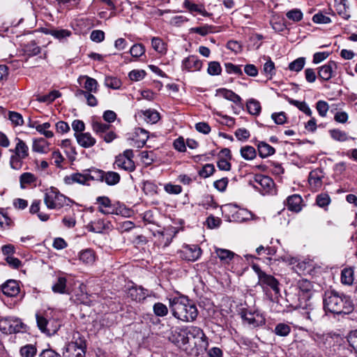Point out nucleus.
Segmentation results:
<instances>
[{"label": "nucleus", "instance_id": "1", "mask_svg": "<svg viewBox=\"0 0 357 357\" xmlns=\"http://www.w3.org/2000/svg\"><path fill=\"white\" fill-rule=\"evenodd\" d=\"M323 305L326 312L334 314H349L354 310L349 297L335 290H327L323 295Z\"/></svg>", "mask_w": 357, "mask_h": 357}, {"label": "nucleus", "instance_id": "2", "mask_svg": "<svg viewBox=\"0 0 357 357\" xmlns=\"http://www.w3.org/2000/svg\"><path fill=\"white\" fill-rule=\"evenodd\" d=\"M168 300L169 309L176 319L185 322L196 319L198 310L196 305L187 296H172Z\"/></svg>", "mask_w": 357, "mask_h": 357}, {"label": "nucleus", "instance_id": "3", "mask_svg": "<svg viewBox=\"0 0 357 357\" xmlns=\"http://www.w3.org/2000/svg\"><path fill=\"white\" fill-rule=\"evenodd\" d=\"M86 344L84 337L79 333L75 332L72 340L64 347L63 357H85Z\"/></svg>", "mask_w": 357, "mask_h": 357}, {"label": "nucleus", "instance_id": "4", "mask_svg": "<svg viewBox=\"0 0 357 357\" xmlns=\"http://www.w3.org/2000/svg\"><path fill=\"white\" fill-rule=\"evenodd\" d=\"M44 202L49 209H60L66 206H70L73 202L56 188L52 187L45 192Z\"/></svg>", "mask_w": 357, "mask_h": 357}, {"label": "nucleus", "instance_id": "5", "mask_svg": "<svg viewBox=\"0 0 357 357\" xmlns=\"http://www.w3.org/2000/svg\"><path fill=\"white\" fill-rule=\"evenodd\" d=\"M96 202L100 205L98 208V211L104 215L114 214L126 216L129 213L123 204H121L119 202L112 204L108 197H98Z\"/></svg>", "mask_w": 357, "mask_h": 357}, {"label": "nucleus", "instance_id": "6", "mask_svg": "<svg viewBox=\"0 0 357 357\" xmlns=\"http://www.w3.org/2000/svg\"><path fill=\"white\" fill-rule=\"evenodd\" d=\"M252 268L257 275V284L259 285L264 291L270 288L275 294H280V283L275 277L263 271L257 264H253Z\"/></svg>", "mask_w": 357, "mask_h": 357}, {"label": "nucleus", "instance_id": "7", "mask_svg": "<svg viewBox=\"0 0 357 357\" xmlns=\"http://www.w3.org/2000/svg\"><path fill=\"white\" fill-rule=\"evenodd\" d=\"M0 331L5 334L23 333L26 326L18 318L4 317L0 319Z\"/></svg>", "mask_w": 357, "mask_h": 357}, {"label": "nucleus", "instance_id": "8", "mask_svg": "<svg viewBox=\"0 0 357 357\" xmlns=\"http://www.w3.org/2000/svg\"><path fill=\"white\" fill-rule=\"evenodd\" d=\"M134 153L132 149H126L123 153L119 154L115 158L114 163V168L116 166L121 169H123L128 172H132L135 169V165L132 158Z\"/></svg>", "mask_w": 357, "mask_h": 357}, {"label": "nucleus", "instance_id": "9", "mask_svg": "<svg viewBox=\"0 0 357 357\" xmlns=\"http://www.w3.org/2000/svg\"><path fill=\"white\" fill-rule=\"evenodd\" d=\"M241 317L243 324H246L252 328L261 326L266 323L265 317L258 311L243 309L241 312Z\"/></svg>", "mask_w": 357, "mask_h": 357}, {"label": "nucleus", "instance_id": "10", "mask_svg": "<svg viewBox=\"0 0 357 357\" xmlns=\"http://www.w3.org/2000/svg\"><path fill=\"white\" fill-rule=\"evenodd\" d=\"M184 335H189L190 337L199 340V346L201 349L207 350L208 347V339L203 330L197 326H187L182 328Z\"/></svg>", "mask_w": 357, "mask_h": 357}, {"label": "nucleus", "instance_id": "11", "mask_svg": "<svg viewBox=\"0 0 357 357\" xmlns=\"http://www.w3.org/2000/svg\"><path fill=\"white\" fill-rule=\"evenodd\" d=\"M202 249L197 245H185L179 251V257L185 260L195 261L202 255Z\"/></svg>", "mask_w": 357, "mask_h": 357}, {"label": "nucleus", "instance_id": "12", "mask_svg": "<svg viewBox=\"0 0 357 357\" xmlns=\"http://www.w3.org/2000/svg\"><path fill=\"white\" fill-rule=\"evenodd\" d=\"M36 321L37 325L39 329L48 335H54L60 328V324L59 323H56V325L54 327L50 328L51 322L50 320H47L44 317L36 314Z\"/></svg>", "mask_w": 357, "mask_h": 357}, {"label": "nucleus", "instance_id": "13", "mask_svg": "<svg viewBox=\"0 0 357 357\" xmlns=\"http://www.w3.org/2000/svg\"><path fill=\"white\" fill-rule=\"evenodd\" d=\"M202 61L195 55H190L182 61L181 68L189 72L199 71L202 68Z\"/></svg>", "mask_w": 357, "mask_h": 357}, {"label": "nucleus", "instance_id": "14", "mask_svg": "<svg viewBox=\"0 0 357 357\" xmlns=\"http://www.w3.org/2000/svg\"><path fill=\"white\" fill-rule=\"evenodd\" d=\"M336 68L337 65L335 61H328L327 63L318 68L319 78L324 81L329 80L333 76L334 70Z\"/></svg>", "mask_w": 357, "mask_h": 357}, {"label": "nucleus", "instance_id": "15", "mask_svg": "<svg viewBox=\"0 0 357 357\" xmlns=\"http://www.w3.org/2000/svg\"><path fill=\"white\" fill-rule=\"evenodd\" d=\"M77 82L80 85H82L84 89L89 92L97 93L98 88V83L94 78L90 77L87 75H80Z\"/></svg>", "mask_w": 357, "mask_h": 357}, {"label": "nucleus", "instance_id": "16", "mask_svg": "<svg viewBox=\"0 0 357 357\" xmlns=\"http://www.w3.org/2000/svg\"><path fill=\"white\" fill-rule=\"evenodd\" d=\"M75 137L79 145L87 149L92 147L96 143V140L89 132L75 133Z\"/></svg>", "mask_w": 357, "mask_h": 357}, {"label": "nucleus", "instance_id": "17", "mask_svg": "<svg viewBox=\"0 0 357 357\" xmlns=\"http://www.w3.org/2000/svg\"><path fill=\"white\" fill-rule=\"evenodd\" d=\"M148 296V289L143 288L142 286L132 287L128 291V296L132 300L139 302L144 300Z\"/></svg>", "mask_w": 357, "mask_h": 357}, {"label": "nucleus", "instance_id": "18", "mask_svg": "<svg viewBox=\"0 0 357 357\" xmlns=\"http://www.w3.org/2000/svg\"><path fill=\"white\" fill-rule=\"evenodd\" d=\"M2 293L8 297H13L20 293V287L17 281L8 280L1 285Z\"/></svg>", "mask_w": 357, "mask_h": 357}, {"label": "nucleus", "instance_id": "19", "mask_svg": "<svg viewBox=\"0 0 357 357\" xmlns=\"http://www.w3.org/2000/svg\"><path fill=\"white\" fill-rule=\"evenodd\" d=\"M303 199L301 195L294 194L287 198V208L294 212H299L302 209Z\"/></svg>", "mask_w": 357, "mask_h": 357}, {"label": "nucleus", "instance_id": "20", "mask_svg": "<svg viewBox=\"0 0 357 357\" xmlns=\"http://www.w3.org/2000/svg\"><path fill=\"white\" fill-rule=\"evenodd\" d=\"M64 181L67 184L77 183L83 185L86 184L89 181L86 172L84 174L74 173L69 176H66Z\"/></svg>", "mask_w": 357, "mask_h": 357}, {"label": "nucleus", "instance_id": "21", "mask_svg": "<svg viewBox=\"0 0 357 357\" xmlns=\"http://www.w3.org/2000/svg\"><path fill=\"white\" fill-rule=\"evenodd\" d=\"M32 150L34 152L40 153H46L49 151V143L43 138H38L33 140Z\"/></svg>", "mask_w": 357, "mask_h": 357}, {"label": "nucleus", "instance_id": "22", "mask_svg": "<svg viewBox=\"0 0 357 357\" xmlns=\"http://www.w3.org/2000/svg\"><path fill=\"white\" fill-rule=\"evenodd\" d=\"M324 177L323 172L321 169H315L310 172L308 181L311 185L319 187L321 185V179Z\"/></svg>", "mask_w": 357, "mask_h": 357}, {"label": "nucleus", "instance_id": "23", "mask_svg": "<svg viewBox=\"0 0 357 357\" xmlns=\"http://www.w3.org/2000/svg\"><path fill=\"white\" fill-rule=\"evenodd\" d=\"M218 93L220 94L224 98L230 100L236 105L241 103V98L231 90L227 89H220L218 90Z\"/></svg>", "mask_w": 357, "mask_h": 357}, {"label": "nucleus", "instance_id": "24", "mask_svg": "<svg viewBox=\"0 0 357 357\" xmlns=\"http://www.w3.org/2000/svg\"><path fill=\"white\" fill-rule=\"evenodd\" d=\"M257 149L260 157L264 158L271 155H273L275 152V149L264 142H260L257 144Z\"/></svg>", "mask_w": 357, "mask_h": 357}, {"label": "nucleus", "instance_id": "25", "mask_svg": "<svg viewBox=\"0 0 357 357\" xmlns=\"http://www.w3.org/2000/svg\"><path fill=\"white\" fill-rule=\"evenodd\" d=\"M255 181L259 183L264 190H269L274 185L273 179L261 174H257L255 176Z\"/></svg>", "mask_w": 357, "mask_h": 357}, {"label": "nucleus", "instance_id": "26", "mask_svg": "<svg viewBox=\"0 0 357 357\" xmlns=\"http://www.w3.org/2000/svg\"><path fill=\"white\" fill-rule=\"evenodd\" d=\"M215 254L220 260L225 264H229L234 258L235 254L227 249L216 248Z\"/></svg>", "mask_w": 357, "mask_h": 357}, {"label": "nucleus", "instance_id": "27", "mask_svg": "<svg viewBox=\"0 0 357 357\" xmlns=\"http://www.w3.org/2000/svg\"><path fill=\"white\" fill-rule=\"evenodd\" d=\"M141 113L143 115L144 121L151 124L157 123L160 118V114L154 109L142 110Z\"/></svg>", "mask_w": 357, "mask_h": 357}, {"label": "nucleus", "instance_id": "28", "mask_svg": "<svg viewBox=\"0 0 357 357\" xmlns=\"http://www.w3.org/2000/svg\"><path fill=\"white\" fill-rule=\"evenodd\" d=\"M66 283L67 280L65 277L58 278L56 282L52 287L53 292L61 294H66Z\"/></svg>", "mask_w": 357, "mask_h": 357}, {"label": "nucleus", "instance_id": "29", "mask_svg": "<svg viewBox=\"0 0 357 357\" xmlns=\"http://www.w3.org/2000/svg\"><path fill=\"white\" fill-rule=\"evenodd\" d=\"M354 269L351 267L344 268L341 272V282L344 284L351 285L354 280Z\"/></svg>", "mask_w": 357, "mask_h": 357}, {"label": "nucleus", "instance_id": "30", "mask_svg": "<svg viewBox=\"0 0 357 357\" xmlns=\"http://www.w3.org/2000/svg\"><path fill=\"white\" fill-rule=\"evenodd\" d=\"M84 172H86L87 174L88 181H103V175H105V172L103 170L91 168L86 169Z\"/></svg>", "mask_w": 357, "mask_h": 357}, {"label": "nucleus", "instance_id": "31", "mask_svg": "<svg viewBox=\"0 0 357 357\" xmlns=\"http://www.w3.org/2000/svg\"><path fill=\"white\" fill-rule=\"evenodd\" d=\"M103 177V181H105L108 185H116L119 183L121 179L119 174L112 171L105 172Z\"/></svg>", "mask_w": 357, "mask_h": 357}, {"label": "nucleus", "instance_id": "32", "mask_svg": "<svg viewBox=\"0 0 357 357\" xmlns=\"http://www.w3.org/2000/svg\"><path fill=\"white\" fill-rule=\"evenodd\" d=\"M37 354V347L35 344H26L20 349L21 357H35Z\"/></svg>", "mask_w": 357, "mask_h": 357}, {"label": "nucleus", "instance_id": "33", "mask_svg": "<svg viewBox=\"0 0 357 357\" xmlns=\"http://www.w3.org/2000/svg\"><path fill=\"white\" fill-rule=\"evenodd\" d=\"M16 139L17 143L13 151L15 154L20 155L21 158H26L29 155V148L27 145L23 140L19 138H16Z\"/></svg>", "mask_w": 357, "mask_h": 357}, {"label": "nucleus", "instance_id": "34", "mask_svg": "<svg viewBox=\"0 0 357 357\" xmlns=\"http://www.w3.org/2000/svg\"><path fill=\"white\" fill-rule=\"evenodd\" d=\"M246 107L248 112L252 115L257 116L261 112V107L260 102L255 99L251 98L248 100Z\"/></svg>", "mask_w": 357, "mask_h": 357}, {"label": "nucleus", "instance_id": "35", "mask_svg": "<svg viewBox=\"0 0 357 357\" xmlns=\"http://www.w3.org/2000/svg\"><path fill=\"white\" fill-rule=\"evenodd\" d=\"M288 102L289 104L296 107L299 110L304 112L308 116H312V110L310 109V108L309 107V106L305 101L301 102V101L294 100L292 98H289Z\"/></svg>", "mask_w": 357, "mask_h": 357}, {"label": "nucleus", "instance_id": "36", "mask_svg": "<svg viewBox=\"0 0 357 357\" xmlns=\"http://www.w3.org/2000/svg\"><path fill=\"white\" fill-rule=\"evenodd\" d=\"M95 253L91 249H86L79 252V259L86 264H91L95 261Z\"/></svg>", "mask_w": 357, "mask_h": 357}, {"label": "nucleus", "instance_id": "37", "mask_svg": "<svg viewBox=\"0 0 357 357\" xmlns=\"http://www.w3.org/2000/svg\"><path fill=\"white\" fill-rule=\"evenodd\" d=\"M61 96V93L57 90H53L48 94L44 96H38L36 100L39 102H48L51 103L54 100Z\"/></svg>", "mask_w": 357, "mask_h": 357}, {"label": "nucleus", "instance_id": "38", "mask_svg": "<svg viewBox=\"0 0 357 357\" xmlns=\"http://www.w3.org/2000/svg\"><path fill=\"white\" fill-rule=\"evenodd\" d=\"M290 326L284 323H279L276 324L273 333L280 337H287L291 332Z\"/></svg>", "mask_w": 357, "mask_h": 357}, {"label": "nucleus", "instance_id": "39", "mask_svg": "<svg viewBox=\"0 0 357 357\" xmlns=\"http://www.w3.org/2000/svg\"><path fill=\"white\" fill-rule=\"evenodd\" d=\"M24 52L29 56H33L40 53V47L37 45V43L32 40L24 45Z\"/></svg>", "mask_w": 357, "mask_h": 357}, {"label": "nucleus", "instance_id": "40", "mask_svg": "<svg viewBox=\"0 0 357 357\" xmlns=\"http://www.w3.org/2000/svg\"><path fill=\"white\" fill-rule=\"evenodd\" d=\"M110 127L111 126L109 124L98 121H94L92 123L93 130L100 137L109 130Z\"/></svg>", "mask_w": 357, "mask_h": 357}, {"label": "nucleus", "instance_id": "41", "mask_svg": "<svg viewBox=\"0 0 357 357\" xmlns=\"http://www.w3.org/2000/svg\"><path fill=\"white\" fill-rule=\"evenodd\" d=\"M241 156L247 160H253L257 155L256 150L254 147L251 146H245L241 149Z\"/></svg>", "mask_w": 357, "mask_h": 357}, {"label": "nucleus", "instance_id": "42", "mask_svg": "<svg viewBox=\"0 0 357 357\" xmlns=\"http://www.w3.org/2000/svg\"><path fill=\"white\" fill-rule=\"evenodd\" d=\"M51 127V124L49 122H45L43 124H38L36 126V130L43 135L46 138H52L54 136V133L48 129Z\"/></svg>", "mask_w": 357, "mask_h": 357}, {"label": "nucleus", "instance_id": "43", "mask_svg": "<svg viewBox=\"0 0 357 357\" xmlns=\"http://www.w3.org/2000/svg\"><path fill=\"white\" fill-rule=\"evenodd\" d=\"M153 311L157 317H165L168 314L167 307L162 303H155L153 306Z\"/></svg>", "mask_w": 357, "mask_h": 357}, {"label": "nucleus", "instance_id": "44", "mask_svg": "<svg viewBox=\"0 0 357 357\" xmlns=\"http://www.w3.org/2000/svg\"><path fill=\"white\" fill-rule=\"evenodd\" d=\"M263 73L268 77L270 79H272L273 76L275 74V63L270 58H268V60L264 65Z\"/></svg>", "mask_w": 357, "mask_h": 357}, {"label": "nucleus", "instance_id": "45", "mask_svg": "<svg viewBox=\"0 0 357 357\" xmlns=\"http://www.w3.org/2000/svg\"><path fill=\"white\" fill-rule=\"evenodd\" d=\"M305 63V59L299 57L289 64V69L291 71L299 72L303 68Z\"/></svg>", "mask_w": 357, "mask_h": 357}, {"label": "nucleus", "instance_id": "46", "mask_svg": "<svg viewBox=\"0 0 357 357\" xmlns=\"http://www.w3.org/2000/svg\"><path fill=\"white\" fill-rule=\"evenodd\" d=\"M184 6L191 13L197 12L201 13L204 16H208V13L204 10L200 8L197 4L192 3L188 0L184 2Z\"/></svg>", "mask_w": 357, "mask_h": 357}, {"label": "nucleus", "instance_id": "47", "mask_svg": "<svg viewBox=\"0 0 357 357\" xmlns=\"http://www.w3.org/2000/svg\"><path fill=\"white\" fill-rule=\"evenodd\" d=\"M36 181V176L30 173L25 172L20 176V182L22 188H24V184H31Z\"/></svg>", "mask_w": 357, "mask_h": 357}, {"label": "nucleus", "instance_id": "48", "mask_svg": "<svg viewBox=\"0 0 357 357\" xmlns=\"http://www.w3.org/2000/svg\"><path fill=\"white\" fill-rule=\"evenodd\" d=\"M331 137L339 142H345L348 139L347 134L338 129H333L330 130Z\"/></svg>", "mask_w": 357, "mask_h": 357}, {"label": "nucleus", "instance_id": "49", "mask_svg": "<svg viewBox=\"0 0 357 357\" xmlns=\"http://www.w3.org/2000/svg\"><path fill=\"white\" fill-rule=\"evenodd\" d=\"M152 47L158 52L163 54L166 51L165 43L157 37H153L151 40Z\"/></svg>", "mask_w": 357, "mask_h": 357}, {"label": "nucleus", "instance_id": "50", "mask_svg": "<svg viewBox=\"0 0 357 357\" xmlns=\"http://www.w3.org/2000/svg\"><path fill=\"white\" fill-rule=\"evenodd\" d=\"M130 53L132 56L138 58L145 53V47L142 43L135 44L131 47Z\"/></svg>", "mask_w": 357, "mask_h": 357}, {"label": "nucleus", "instance_id": "51", "mask_svg": "<svg viewBox=\"0 0 357 357\" xmlns=\"http://www.w3.org/2000/svg\"><path fill=\"white\" fill-rule=\"evenodd\" d=\"M207 72L211 75H219L221 74L222 68L219 62L211 61L208 63Z\"/></svg>", "mask_w": 357, "mask_h": 357}, {"label": "nucleus", "instance_id": "52", "mask_svg": "<svg viewBox=\"0 0 357 357\" xmlns=\"http://www.w3.org/2000/svg\"><path fill=\"white\" fill-rule=\"evenodd\" d=\"M286 16L289 20L297 22L303 19V13L300 9L294 8L288 11Z\"/></svg>", "mask_w": 357, "mask_h": 357}, {"label": "nucleus", "instance_id": "53", "mask_svg": "<svg viewBox=\"0 0 357 357\" xmlns=\"http://www.w3.org/2000/svg\"><path fill=\"white\" fill-rule=\"evenodd\" d=\"M13 225V221L7 213L0 211V227L2 229L10 228Z\"/></svg>", "mask_w": 357, "mask_h": 357}, {"label": "nucleus", "instance_id": "54", "mask_svg": "<svg viewBox=\"0 0 357 357\" xmlns=\"http://www.w3.org/2000/svg\"><path fill=\"white\" fill-rule=\"evenodd\" d=\"M105 84L106 86L112 89H118L121 85V80L114 77H106L105 79Z\"/></svg>", "mask_w": 357, "mask_h": 357}, {"label": "nucleus", "instance_id": "55", "mask_svg": "<svg viewBox=\"0 0 357 357\" xmlns=\"http://www.w3.org/2000/svg\"><path fill=\"white\" fill-rule=\"evenodd\" d=\"M226 71L229 74H235L238 76H243V73L240 66H236L231 63L225 64Z\"/></svg>", "mask_w": 357, "mask_h": 357}, {"label": "nucleus", "instance_id": "56", "mask_svg": "<svg viewBox=\"0 0 357 357\" xmlns=\"http://www.w3.org/2000/svg\"><path fill=\"white\" fill-rule=\"evenodd\" d=\"M316 109H317L319 114L321 117H325V116H326L327 112L329 109V106H328V104L327 103V102H326L324 100H319L316 103Z\"/></svg>", "mask_w": 357, "mask_h": 357}, {"label": "nucleus", "instance_id": "57", "mask_svg": "<svg viewBox=\"0 0 357 357\" xmlns=\"http://www.w3.org/2000/svg\"><path fill=\"white\" fill-rule=\"evenodd\" d=\"M8 119L15 126H22L24 124L22 116L17 112L10 111L8 112Z\"/></svg>", "mask_w": 357, "mask_h": 357}, {"label": "nucleus", "instance_id": "58", "mask_svg": "<svg viewBox=\"0 0 357 357\" xmlns=\"http://www.w3.org/2000/svg\"><path fill=\"white\" fill-rule=\"evenodd\" d=\"M215 171V167L213 164H206L199 171V175L201 177L207 178L211 176Z\"/></svg>", "mask_w": 357, "mask_h": 357}, {"label": "nucleus", "instance_id": "59", "mask_svg": "<svg viewBox=\"0 0 357 357\" xmlns=\"http://www.w3.org/2000/svg\"><path fill=\"white\" fill-rule=\"evenodd\" d=\"M71 35H72V32L70 30L63 29H54L52 36L54 38H55L56 39L61 40L68 37H70Z\"/></svg>", "mask_w": 357, "mask_h": 357}, {"label": "nucleus", "instance_id": "60", "mask_svg": "<svg viewBox=\"0 0 357 357\" xmlns=\"http://www.w3.org/2000/svg\"><path fill=\"white\" fill-rule=\"evenodd\" d=\"M24 158H21L20 155L15 154L10 157V167L13 169H20L22 166V160Z\"/></svg>", "mask_w": 357, "mask_h": 357}, {"label": "nucleus", "instance_id": "61", "mask_svg": "<svg viewBox=\"0 0 357 357\" xmlns=\"http://www.w3.org/2000/svg\"><path fill=\"white\" fill-rule=\"evenodd\" d=\"M297 287L298 289L303 294L310 292L312 288L311 282L307 280H299L298 282Z\"/></svg>", "mask_w": 357, "mask_h": 357}, {"label": "nucleus", "instance_id": "62", "mask_svg": "<svg viewBox=\"0 0 357 357\" xmlns=\"http://www.w3.org/2000/svg\"><path fill=\"white\" fill-rule=\"evenodd\" d=\"M107 228L103 220H98L90 225V231L96 233H101Z\"/></svg>", "mask_w": 357, "mask_h": 357}, {"label": "nucleus", "instance_id": "63", "mask_svg": "<svg viewBox=\"0 0 357 357\" xmlns=\"http://www.w3.org/2000/svg\"><path fill=\"white\" fill-rule=\"evenodd\" d=\"M146 74L144 70H133L129 73L128 76L132 81H139L145 77Z\"/></svg>", "mask_w": 357, "mask_h": 357}, {"label": "nucleus", "instance_id": "64", "mask_svg": "<svg viewBox=\"0 0 357 357\" xmlns=\"http://www.w3.org/2000/svg\"><path fill=\"white\" fill-rule=\"evenodd\" d=\"M347 341L349 346L357 352V330L352 331L349 333Z\"/></svg>", "mask_w": 357, "mask_h": 357}]
</instances>
